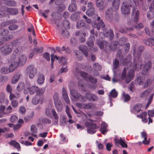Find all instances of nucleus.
Wrapping results in <instances>:
<instances>
[{
    "label": "nucleus",
    "mask_w": 154,
    "mask_h": 154,
    "mask_svg": "<svg viewBox=\"0 0 154 154\" xmlns=\"http://www.w3.org/2000/svg\"><path fill=\"white\" fill-rule=\"evenodd\" d=\"M132 3L131 0H123L121 8L122 14H126L130 12V7L131 6Z\"/></svg>",
    "instance_id": "nucleus-3"
},
{
    "label": "nucleus",
    "mask_w": 154,
    "mask_h": 154,
    "mask_svg": "<svg viewBox=\"0 0 154 154\" xmlns=\"http://www.w3.org/2000/svg\"><path fill=\"white\" fill-rule=\"evenodd\" d=\"M54 103L58 102L59 101H60L59 99V95L57 93H54Z\"/></svg>",
    "instance_id": "nucleus-54"
},
{
    "label": "nucleus",
    "mask_w": 154,
    "mask_h": 154,
    "mask_svg": "<svg viewBox=\"0 0 154 154\" xmlns=\"http://www.w3.org/2000/svg\"><path fill=\"white\" fill-rule=\"evenodd\" d=\"M45 79L44 75L43 74H40L39 75L37 80L38 83L39 84H42L44 82Z\"/></svg>",
    "instance_id": "nucleus-32"
},
{
    "label": "nucleus",
    "mask_w": 154,
    "mask_h": 154,
    "mask_svg": "<svg viewBox=\"0 0 154 154\" xmlns=\"http://www.w3.org/2000/svg\"><path fill=\"white\" fill-rule=\"evenodd\" d=\"M80 74L81 76L84 79H87L88 74L87 73L83 71H82L80 72Z\"/></svg>",
    "instance_id": "nucleus-61"
},
{
    "label": "nucleus",
    "mask_w": 154,
    "mask_h": 154,
    "mask_svg": "<svg viewBox=\"0 0 154 154\" xmlns=\"http://www.w3.org/2000/svg\"><path fill=\"white\" fill-rule=\"evenodd\" d=\"M132 14L133 15L134 17L133 19V21L135 23L138 22L140 16V12L138 10L136 11L134 7L133 8L132 10Z\"/></svg>",
    "instance_id": "nucleus-12"
},
{
    "label": "nucleus",
    "mask_w": 154,
    "mask_h": 154,
    "mask_svg": "<svg viewBox=\"0 0 154 154\" xmlns=\"http://www.w3.org/2000/svg\"><path fill=\"white\" fill-rule=\"evenodd\" d=\"M17 89L19 91H20L23 89L24 90V83L22 82L20 83L17 87Z\"/></svg>",
    "instance_id": "nucleus-37"
},
{
    "label": "nucleus",
    "mask_w": 154,
    "mask_h": 154,
    "mask_svg": "<svg viewBox=\"0 0 154 154\" xmlns=\"http://www.w3.org/2000/svg\"><path fill=\"white\" fill-rule=\"evenodd\" d=\"M20 74L19 73H16L13 76L11 80V83L13 84L16 83L20 79Z\"/></svg>",
    "instance_id": "nucleus-24"
},
{
    "label": "nucleus",
    "mask_w": 154,
    "mask_h": 154,
    "mask_svg": "<svg viewBox=\"0 0 154 154\" xmlns=\"http://www.w3.org/2000/svg\"><path fill=\"white\" fill-rule=\"evenodd\" d=\"M147 116V113L146 112H143L140 115H137V117L138 118H140V119H143L144 118H145Z\"/></svg>",
    "instance_id": "nucleus-58"
},
{
    "label": "nucleus",
    "mask_w": 154,
    "mask_h": 154,
    "mask_svg": "<svg viewBox=\"0 0 154 154\" xmlns=\"http://www.w3.org/2000/svg\"><path fill=\"white\" fill-rule=\"evenodd\" d=\"M130 45L129 43H126L124 47V50L126 53H127L129 51L130 48Z\"/></svg>",
    "instance_id": "nucleus-63"
},
{
    "label": "nucleus",
    "mask_w": 154,
    "mask_h": 154,
    "mask_svg": "<svg viewBox=\"0 0 154 154\" xmlns=\"http://www.w3.org/2000/svg\"><path fill=\"white\" fill-rule=\"evenodd\" d=\"M112 9L111 8H108L105 13V17L106 19H109L112 16Z\"/></svg>",
    "instance_id": "nucleus-26"
},
{
    "label": "nucleus",
    "mask_w": 154,
    "mask_h": 154,
    "mask_svg": "<svg viewBox=\"0 0 154 154\" xmlns=\"http://www.w3.org/2000/svg\"><path fill=\"white\" fill-rule=\"evenodd\" d=\"M92 26L94 28H96L98 30H99L101 28H102L103 30L105 28V24L102 20H100L97 23L96 22H92Z\"/></svg>",
    "instance_id": "nucleus-9"
},
{
    "label": "nucleus",
    "mask_w": 154,
    "mask_h": 154,
    "mask_svg": "<svg viewBox=\"0 0 154 154\" xmlns=\"http://www.w3.org/2000/svg\"><path fill=\"white\" fill-rule=\"evenodd\" d=\"M142 108V105L141 103H139L134 105L133 107L134 113V114L137 113L140 111H142L141 109Z\"/></svg>",
    "instance_id": "nucleus-17"
},
{
    "label": "nucleus",
    "mask_w": 154,
    "mask_h": 154,
    "mask_svg": "<svg viewBox=\"0 0 154 154\" xmlns=\"http://www.w3.org/2000/svg\"><path fill=\"white\" fill-rule=\"evenodd\" d=\"M85 21L81 20H79L76 23V27L77 29H79L84 26L85 25Z\"/></svg>",
    "instance_id": "nucleus-30"
},
{
    "label": "nucleus",
    "mask_w": 154,
    "mask_h": 154,
    "mask_svg": "<svg viewBox=\"0 0 154 154\" xmlns=\"http://www.w3.org/2000/svg\"><path fill=\"white\" fill-rule=\"evenodd\" d=\"M17 61H14L11 63L9 67V69L10 72H12L19 65Z\"/></svg>",
    "instance_id": "nucleus-18"
},
{
    "label": "nucleus",
    "mask_w": 154,
    "mask_h": 154,
    "mask_svg": "<svg viewBox=\"0 0 154 154\" xmlns=\"http://www.w3.org/2000/svg\"><path fill=\"white\" fill-rule=\"evenodd\" d=\"M1 72L3 74H5L8 73L9 72H11L9 71V69L7 67H3L1 69Z\"/></svg>",
    "instance_id": "nucleus-46"
},
{
    "label": "nucleus",
    "mask_w": 154,
    "mask_h": 154,
    "mask_svg": "<svg viewBox=\"0 0 154 154\" xmlns=\"http://www.w3.org/2000/svg\"><path fill=\"white\" fill-rule=\"evenodd\" d=\"M98 45L101 49H103L105 45V50L106 53L108 54L111 51L110 47L109 45V44L106 41H103L99 42H98Z\"/></svg>",
    "instance_id": "nucleus-7"
},
{
    "label": "nucleus",
    "mask_w": 154,
    "mask_h": 154,
    "mask_svg": "<svg viewBox=\"0 0 154 154\" xmlns=\"http://www.w3.org/2000/svg\"><path fill=\"white\" fill-rule=\"evenodd\" d=\"M40 97L39 96H37L33 97L32 100V103L33 105H37L39 102Z\"/></svg>",
    "instance_id": "nucleus-36"
},
{
    "label": "nucleus",
    "mask_w": 154,
    "mask_h": 154,
    "mask_svg": "<svg viewBox=\"0 0 154 154\" xmlns=\"http://www.w3.org/2000/svg\"><path fill=\"white\" fill-rule=\"evenodd\" d=\"M151 67L152 62L150 61H149L144 65L143 67V69L145 71H147L151 68Z\"/></svg>",
    "instance_id": "nucleus-34"
},
{
    "label": "nucleus",
    "mask_w": 154,
    "mask_h": 154,
    "mask_svg": "<svg viewBox=\"0 0 154 154\" xmlns=\"http://www.w3.org/2000/svg\"><path fill=\"white\" fill-rule=\"evenodd\" d=\"M18 119V117L15 115L12 116L10 119V121L11 122L15 123Z\"/></svg>",
    "instance_id": "nucleus-59"
},
{
    "label": "nucleus",
    "mask_w": 154,
    "mask_h": 154,
    "mask_svg": "<svg viewBox=\"0 0 154 154\" xmlns=\"http://www.w3.org/2000/svg\"><path fill=\"white\" fill-rule=\"evenodd\" d=\"M85 125L87 128V132L90 134H93L95 133L97 128L96 124L87 121L85 123Z\"/></svg>",
    "instance_id": "nucleus-4"
},
{
    "label": "nucleus",
    "mask_w": 154,
    "mask_h": 154,
    "mask_svg": "<svg viewBox=\"0 0 154 154\" xmlns=\"http://www.w3.org/2000/svg\"><path fill=\"white\" fill-rule=\"evenodd\" d=\"M26 60V56L24 55H22L19 57L18 63L20 65L22 66L25 64Z\"/></svg>",
    "instance_id": "nucleus-15"
},
{
    "label": "nucleus",
    "mask_w": 154,
    "mask_h": 154,
    "mask_svg": "<svg viewBox=\"0 0 154 154\" xmlns=\"http://www.w3.org/2000/svg\"><path fill=\"white\" fill-rule=\"evenodd\" d=\"M147 134L145 131H143L141 133V136L142 137L144 138L142 141V143L143 144L147 145L149 144L150 143V138L147 140Z\"/></svg>",
    "instance_id": "nucleus-16"
},
{
    "label": "nucleus",
    "mask_w": 154,
    "mask_h": 154,
    "mask_svg": "<svg viewBox=\"0 0 154 154\" xmlns=\"http://www.w3.org/2000/svg\"><path fill=\"white\" fill-rule=\"evenodd\" d=\"M119 65V61L118 60L115 59L113 62V69H116Z\"/></svg>",
    "instance_id": "nucleus-44"
},
{
    "label": "nucleus",
    "mask_w": 154,
    "mask_h": 154,
    "mask_svg": "<svg viewBox=\"0 0 154 154\" xmlns=\"http://www.w3.org/2000/svg\"><path fill=\"white\" fill-rule=\"evenodd\" d=\"M9 143L17 149L20 148V144L15 141H11Z\"/></svg>",
    "instance_id": "nucleus-39"
},
{
    "label": "nucleus",
    "mask_w": 154,
    "mask_h": 154,
    "mask_svg": "<svg viewBox=\"0 0 154 154\" xmlns=\"http://www.w3.org/2000/svg\"><path fill=\"white\" fill-rule=\"evenodd\" d=\"M79 49L84 54L86 57L88 56V48L86 46L84 45H81L79 47Z\"/></svg>",
    "instance_id": "nucleus-22"
},
{
    "label": "nucleus",
    "mask_w": 154,
    "mask_h": 154,
    "mask_svg": "<svg viewBox=\"0 0 154 154\" xmlns=\"http://www.w3.org/2000/svg\"><path fill=\"white\" fill-rule=\"evenodd\" d=\"M19 53V50L18 48L15 49L13 52V55L11 57L14 60H15L16 56H17Z\"/></svg>",
    "instance_id": "nucleus-45"
},
{
    "label": "nucleus",
    "mask_w": 154,
    "mask_h": 154,
    "mask_svg": "<svg viewBox=\"0 0 154 154\" xmlns=\"http://www.w3.org/2000/svg\"><path fill=\"white\" fill-rule=\"evenodd\" d=\"M152 82V80L151 79H147L144 84V88H147L151 84Z\"/></svg>",
    "instance_id": "nucleus-47"
},
{
    "label": "nucleus",
    "mask_w": 154,
    "mask_h": 154,
    "mask_svg": "<svg viewBox=\"0 0 154 154\" xmlns=\"http://www.w3.org/2000/svg\"><path fill=\"white\" fill-rule=\"evenodd\" d=\"M104 32V35L107 37H109V39L110 40H112L114 37V34L113 30L110 29L109 30L105 28L103 30Z\"/></svg>",
    "instance_id": "nucleus-11"
},
{
    "label": "nucleus",
    "mask_w": 154,
    "mask_h": 154,
    "mask_svg": "<svg viewBox=\"0 0 154 154\" xmlns=\"http://www.w3.org/2000/svg\"><path fill=\"white\" fill-rule=\"evenodd\" d=\"M119 43L117 41H113L111 42V45L110 46L111 51H115L118 46Z\"/></svg>",
    "instance_id": "nucleus-28"
},
{
    "label": "nucleus",
    "mask_w": 154,
    "mask_h": 154,
    "mask_svg": "<svg viewBox=\"0 0 154 154\" xmlns=\"http://www.w3.org/2000/svg\"><path fill=\"white\" fill-rule=\"evenodd\" d=\"M107 125L104 122H102L101 124L100 131L103 135H105V134L108 131L107 128Z\"/></svg>",
    "instance_id": "nucleus-19"
},
{
    "label": "nucleus",
    "mask_w": 154,
    "mask_h": 154,
    "mask_svg": "<svg viewBox=\"0 0 154 154\" xmlns=\"http://www.w3.org/2000/svg\"><path fill=\"white\" fill-rule=\"evenodd\" d=\"M77 9V6L75 3H72L68 7V10L70 12H73Z\"/></svg>",
    "instance_id": "nucleus-25"
},
{
    "label": "nucleus",
    "mask_w": 154,
    "mask_h": 154,
    "mask_svg": "<svg viewBox=\"0 0 154 154\" xmlns=\"http://www.w3.org/2000/svg\"><path fill=\"white\" fill-rule=\"evenodd\" d=\"M117 56L119 58L120 61H123V65L124 66L129 65L131 66V60H132V57L131 54H129L123 60L122 51L121 50H119L117 52Z\"/></svg>",
    "instance_id": "nucleus-2"
},
{
    "label": "nucleus",
    "mask_w": 154,
    "mask_h": 154,
    "mask_svg": "<svg viewBox=\"0 0 154 154\" xmlns=\"http://www.w3.org/2000/svg\"><path fill=\"white\" fill-rule=\"evenodd\" d=\"M18 26L17 24H11L8 27V29L11 30H14L18 28Z\"/></svg>",
    "instance_id": "nucleus-55"
},
{
    "label": "nucleus",
    "mask_w": 154,
    "mask_h": 154,
    "mask_svg": "<svg viewBox=\"0 0 154 154\" xmlns=\"http://www.w3.org/2000/svg\"><path fill=\"white\" fill-rule=\"evenodd\" d=\"M69 32L66 30H63L62 31L61 35L63 37H69Z\"/></svg>",
    "instance_id": "nucleus-48"
},
{
    "label": "nucleus",
    "mask_w": 154,
    "mask_h": 154,
    "mask_svg": "<svg viewBox=\"0 0 154 154\" xmlns=\"http://www.w3.org/2000/svg\"><path fill=\"white\" fill-rule=\"evenodd\" d=\"M114 140L116 144H119L123 148H127L128 147V145L125 143L126 141L122 139L121 137L119 139L115 138Z\"/></svg>",
    "instance_id": "nucleus-13"
},
{
    "label": "nucleus",
    "mask_w": 154,
    "mask_h": 154,
    "mask_svg": "<svg viewBox=\"0 0 154 154\" xmlns=\"http://www.w3.org/2000/svg\"><path fill=\"white\" fill-rule=\"evenodd\" d=\"M70 93L75 100H79L82 102L86 101L84 97L80 94L78 93L76 91L71 89L70 90Z\"/></svg>",
    "instance_id": "nucleus-6"
},
{
    "label": "nucleus",
    "mask_w": 154,
    "mask_h": 154,
    "mask_svg": "<svg viewBox=\"0 0 154 154\" xmlns=\"http://www.w3.org/2000/svg\"><path fill=\"white\" fill-rule=\"evenodd\" d=\"M140 55L138 56L135 63V64L133 66V69H130L128 72L126 76V68H124L121 75V79L123 80L125 79V82L128 84L134 79V72L135 70L139 71L140 70L142 66L143 62L140 58Z\"/></svg>",
    "instance_id": "nucleus-1"
},
{
    "label": "nucleus",
    "mask_w": 154,
    "mask_h": 154,
    "mask_svg": "<svg viewBox=\"0 0 154 154\" xmlns=\"http://www.w3.org/2000/svg\"><path fill=\"white\" fill-rule=\"evenodd\" d=\"M94 69L99 71H100L101 69V66L98 63H95L93 64Z\"/></svg>",
    "instance_id": "nucleus-56"
},
{
    "label": "nucleus",
    "mask_w": 154,
    "mask_h": 154,
    "mask_svg": "<svg viewBox=\"0 0 154 154\" xmlns=\"http://www.w3.org/2000/svg\"><path fill=\"white\" fill-rule=\"evenodd\" d=\"M84 109H94L96 108L95 104L92 103H84Z\"/></svg>",
    "instance_id": "nucleus-21"
},
{
    "label": "nucleus",
    "mask_w": 154,
    "mask_h": 154,
    "mask_svg": "<svg viewBox=\"0 0 154 154\" xmlns=\"http://www.w3.org/2000/svg\"><path fill=\"white\" fill-rule=\"evenodd\" d=\"M8 32L9 31L7 29H0V35L4 36L3 38H4L5 36L8 34Z\"/></svg>",
    "instance_id": "nucleus-38"
},
{
    "label": "nucleus",
    "mask_w": 154,
    "mask_h": 154,
    "mask_svg": "<svg viewBox=\"0 0 154 154\" xmlns=\"http://www.w3.org/2000/svg\"><path fill=\"white\" fill-rule=\"evenodd\" d=\"M88 80L91 83L93 84H95L97 82V79L96 78H93L91 76H89Z\"/></svg>",
    "instance_id": "nucleus-53"
},
{
    "label": "nucleus",
    "mask_w": 154,
    "mask_h": 154,
    "mask_svg": "<svg viewBox=\"0 0 154 154\" xmlns=\"http://www.w3.org/2000/svg\"><path fill=\"white\" fill-rule=\"evenodd\" d=\"M96 5L99 8L100 10H102L104 7L103 6L104 1L103 0L99 1V0H96Z\"/></svg>",
    "instance_id": "nucleus-29"
},
{
    "label": "nucleus",
    "mask_w": 154,
    "mask_h": 154,
    "mask_svg": "<svg viewBox=\"0 0 154 154\" xmlns=\"http://www.w3.org/2000/svg\"><path fill=\"white\" fill-rule=\"evenodd\" d=\"M30 84L29 82H26L25 85H24V93H25L26 90H28L31 87Z\"/></svg>",
    "instance_id": "nucleus-60"
},
{
    "label": "nucleus",
    "mask_w": 154,
    "mask_h": 154,
    "mask_svg": "<svg viewBox=\"0 0 154 154\" xmlns=\"http://www.w3.org/2000/svg\"><path fill=\"white\" fill-rule=\"evenodd\" d=\"M122 97L123 101L125 102L130 101L131 99L130 95L128 94H126L124 92L122 93Z\"/></svg>",
    "instance_id": "nucleus-31"
},
{
    "label": "nucleus",
    "mask_w": 154,
    "mask_h": 154,
    "mask_svg": "<svg viewBox=\"0 0 154 154\" xmlns=\"http://www.w3.org/2000/svg\"><path fill=\"white\" fill-rule=\"evenodd\" d=\"M34 116V112H32L30 115L27 116L26 117H25L24 119V120L25 121L27 122H28L30 119H32L33 117Z\"/></svg>",
    "instance_id": "nucleus-51"
},
{
    "label": "nucleus",
    "mask_w": 154,
    "mask_h": 154,
    "mask_svg": "<svg viewBox=\"0 0 154 154\" xmlns=\"http://www.w3.org/2000/svg\"><path fill=\"white\" fill-rule=\"evenodd\" d=\"M42 121V122L44 124H49L51 123V121L47 118H43Z\"/></svg>",
    "instance_id": "nucleus-57"
},
{
    "label": "nucleus",
    "mask_w": 154,
    "mask_h": 154,
    "mask_svg": "<svg viewBox=\"0 0 154 154\" xmlns=\"http://www.w3.org/2000/svg\"><path fill=\"white\" fill-rule=\"evenodd\" d=\"M85 98L88 101L95 102L98 100V97L95 94L90 93L85 94Z\"/></svg>",
    "instance_id": "nucleus-10"
},
{
    "label": "nucleus",
    "mask_w": 154,
    "mask_h": 154,
    "mask_svg": "<svg viewBox=\"0 0 154 154\" xmlns=\"http://www.w3.org/2000/svg\"><path fill=\"white\" fill-rule=\"evenodd\" d=\"M8 11L12 15L17 14L18 13V10L16 8H9L8 10Z\"/></svg>",
    "instance_id": "nucleus-40"
},
{
    "label": "nucleus",
    "mask_w": 154,
    "mask_h": 154,
    "mask_svg": "<svg viewBox=\"0 0 154 154\" xmlns=\"http://www.w3.org/2000/svg\"><path fill=\"white\" fill-rule=\"evenodd\" d=\"M120 0H114L113 2L112 6L113 9L115 10V11H117L119 8L120 5Z\"/></svg>",
    "instance_id": "nucleus-23"
},
{
    "label": "nucleus",
    "mask_w": 154,
    "mask_h": 154,
    "mask_svg": "<svg viewBox=\"0 0 154 154\" xmlns=\"http://www.w3.org/2000/svg\"><path fill=\"white\" fill-rule=\"evenodd\" d=\"M110 96L113 98L116 97L118 95V92L115 89L112 90L110 93Z\"/></svg>",
    "instance_id": "nucleus-49"
},
{
    "label": "nucleus",
    "mask_w": 154,
    "mask_h": 154,
    "mask_svg": "<svg viewBox=\"0 0 154 154\" xmlns=\"http://www.w3.org/2000/svg\"><path fill=\"white\" fill-rule=\"evenodd\" d=\"M55 106L58 112H61L63 109V106L61 101L54 103Z\"/></svg>",
    "instance_id": "nucleus-27"
},
{
    "label": "nucleus",
    "mask_w": 154,
    "mask_h": 154,
    "mask_svg": "<svg viewBox=\"0 0 154 154\" xmlns=\"http://www.w3.org/2000/svg\"><path fill=\"white\" fill-rule=\"evenodd\" d=\"M45 91V89L44 88H39L36 87V93L38 95L40 96L42 95Z\"/></svg>",
    "instance_id": "nucleus-35"
},
{
    "label": "nucleus",
    "mask_w": 154,
    "mask_h": 154,
    "mask_svg": "<svg viewBox=\"0 0 154 154\" xmlns=\"http://www.w3.org/2000/svg\"><path fill=\"white\" fill-rule=\"evenodd\" d=\"M31 131L33 133L36 134L37 133V128L35 125H32L30 128Z\"/></svg>",
    "instance_id": "nucleus-50"
},
{
    "label": "nucleus",
    "mask_w": 154,
    "mask_h": 154,
    "mask_svg": "<svg viewBox=\"0 0 154 154\" xmlns=\"http://www.w3.org/2000/svg\"><path fill=\"white\" fill-rule=\"evenodd\" d=\"M147 18L151 20L154 17V11H149L147 14Z\"/></svg>",
    "instance_id": "nucleus-41"
},
{
    "label": "nucleus",
    "mask_w": 154,
    "mask_h": 154,
    "mask_svg": "<svg viewBox=\"0 0 154 154\" xmlns=\"http://www.w3.org/2000/svg\"><path fill=\"white\" fill-rule=\"evenodd\" d=\"M45 113L47 116L48 117H50L51 115V109L50 108H47L46 109Z\"/></svg>",
    "instance_id": "nucleus-64"
},
{
    "label": "nucleus",
    "mask_w": 154,
    "mask_h": 154,
    "mask_svg": "<svg viewBox=\"0 0 154 154\" xmlns=\"http://www.w3.org/2000/svg\"><path fill=\"white\" fill-rule=\"evenodd\" d=\"M95 11L94 8H91L87 10L86 11V14L88 16H91L94 14Z\"/></svg>",
    "instance_id": "nucleus-33"
},
{
    "label": "nucleus",
    "mask_w": 154,
    "mask_h": 154,
    "mask_svg": "<svg viewBox=\"0 0 154 154\" xmlns=\"http://www.w3.org/2000/svg\"><path fill=\"white\" fill-rule=\"evenodd\" d=\"M12 112V108L10 106H9L6 108L4 113L5 114H8Z\"/></svg>",
    "instance_id": "nucleus-52"
},
{
    "label": "nucleus",
    "mask_w": 154,
    "mask_h": 154,
    "mask_svg": "<svg viewBox=\"0 0 154 154\" xmlns=\"http://www.w3.org/2000/svg\"><path fill=\"white\" fill-rule=\"evenodd\" d=\"M36 89L34 85L31 86L29 90H28V91L29 92V93L31 95H33L36 91Z\"/></svg>",
    "instance_id": "nucleus-43"
},
{
    "label": "nucleus",
    "mask_w": 154,
    "mask_h": 154,
    "mask_svg": "<svg viewBox=\"0 0 154 154\" xmlns=\"http://www.w3.org/2000/svg\"><path fill=\"white\" fill-rule=\"evenodd\" d=\"M26 73L30 79L34 78L37 72L36 68H35L32 65H29L26 70Z\"/></svg>",
    "instance_id": "nucleus-5"
},
{
    "label": "nucleus",
    "mask_w": 154,
    "mask_h": 154,
    "mask_svg": "<svg viewBox=\"0 0 154 154\" xmlns=\"http://www.w3.org/2000/svg\"><path fill=\"white\" fill-rule=\"evenodd\" d=\"M18 104V102L16 100H13L11 102V105L14 108H16Z\"/></svg>",
    "instance_id": "nucleus-62"
},
{
    "label": "nucleus",
    "mask_w": 154,
    "mask_h": 154,
    "mask_svg": "<svg viewBox=\"0 0 154 154\" xmlns=\"http://www.w3.org/2000/svg\"><path fill=\"white\" fill-rule=\"evenodd\" d=\"M51 112L52 116L54 117V119L55 120H57V122H58L59 119L58 116L55 110L54 109H51Z\"/></svg>",
    "instance_id": "nucleus-42"
},
{
    "label": "nucleus",
    "mask_w": 154,
    "mask_h": 154,
    "mask_svg": "<svg viewBox=\"0 0 154 154\" xmlns=\"http://www.w3.org/2000/svg\"><path fill=\"white\" fill-rule=\"evenodd\" d=\"M12 51V49L9 45H5L0 48V53L4 55L9 54Z\"/></svg>",
    "instance_id": "nucleus-8"
},
{
    "label": "nucleus",
    "mask_w": 154,
    "mask_h": 154,
    "mask_svg": "<svg viewBox=\"0 0 154 154\" xmlns=\"http://www.w3.org/2000/svg\"><path fill=\"white\" fill-rule=\"evenodd\" d=\"M82 12L80 11L76 12L72 14L70 18L73 21H75L82 16Z\"/></svg>",
    "instance_id": "nucleus-14"
},
{
    "label": "nucleus",
    "mask_w": 154,
    "mask_h": 154,
    "mask_svg": "<svg viewBox=\"0 0 154 154\" xmlns=\"http://www.w3.org/2000/svg\"><path fill=\"white\" fill-rule=\"evenodd\" d=\"M95 40V38L94 36L91 35L89 38L87 42V44L88 46L91 47L94 45V41Z\"/></svg>",
    "instance_id": "nucleus-20"
}]
</instances>
